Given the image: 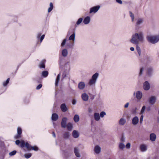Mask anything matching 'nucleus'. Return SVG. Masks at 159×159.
<instances>
[{
	"instance_id": "e433bc0d",
	"label": "nucleus",
	"mask_w": 159,
	"mask_h": 159,
	"mask_svg": "<svg viewBox=\"0 0 159 159\" xmlns=\"http://www.w3.org/2000/svg\"><path fill=\"white\" fill-rule=\"evenodd\" d=\"M48 74V73L47 71H43L42 73V76L43 77H47Z\"/></svg>"
},
{
	"instance_id": "393cba45",
	"label": "nucleus",
	"mask_w": 159,
	"mask_h": 159,
	"mask_svg": "<svg viewBox=\"0 0 159 159\" xmlns=\"http://www.w3.org/2000/svg\"><path fill=\"white\" fill-rule=\"evenodd\" d=\"M101 148L98 146H96L94 149V151L97 154H99L101 152Z\"/></svg>"
},
{
	"instance_id": "b1692460",
	"label": "nucleus",
	"mask_w": 159,
	"mask_h": 159,
	"mask_svg": "<svg viewBox=\"0 0 159 159\" xmlns=\"http://www.w3.org/2000/svg\"><path fill=\"white\" fill-rule=\"evenodd\" d=\"M81 97L82 99L85 101H87L89 99V96L87 94L84 93L82 94Z\"/></svg>"
},
{
	"instance_id": "680f3d73",
	"label": "nucleus",
	"mask_w": 159,
	"mask_h": 159,
	"mask_svg": "<svg viewBox=\"0 0 159 159\" xmlns=\"http://www.w3.org/2000/svg\"><path fill=\"white\" fill-rule=\"evenodd\" d=\"M9 16H11V17H13L14 18H16V20H14L13 21L14 22H16V21H17V17L15 16H13L11 15H9Z\"/></svg>"
},
{
	"instance_id": "f3484780",
	"label": "nucleus",
	"mask_w": 159,
	"mask_h": 159,
	"mask_svg": "<svg viewBox=\"0 0 159 159\" xmlns=\"http://www.w3.org/2000/svg\"><path fill=\"white\" fill-rule=\"evenodd\" d=\"M58 116L56 113H53L52 114L51 116V119L52 121H56L58 119Z\"/></svg>"
},
{
	"instance_id": "9d476101",
	"label": "nucleus",
	"mask_w": 159,
	"mask_h": 159,
	"mask_svg": "<svg viewBox=\"0 0 159 159\" xmlns=\"http://www.w3.org/2000/svg\"><path fill=\"white\" fill-rule=\"evenodd\" d=\"M67 118L66 117H63L61 120V127L63 128H66L67 125Z\"/></svg>"
},
{
	"instance_id": "2f4dec72",
	"label": "nucleus",
	"mask_w": 159,
	"mask_h": 159,
	"mask_svg": "<svg viewBox=\"0 0 159 159\" xmlns=\"http://www.w3.org/2000/svg\"><path fill=\"white\" fill-rule=\"evenodd\" d=\"M70 136V133L68 132H66L63 134V137L64 139H67L69 138Z\"/></svg>"
},
{
	"instance_id": "79ce46f5",
	"label": "nucleus",
	"mask_w": 159,
	"mask_h": 159,
	"mask_svg": "<svg viewBox=\"0 0 159 159\" xmlns=\"http://www.w3.org/2000/svg\"><path fill=\"white\" fill-rule=\"evenodd\" d=\"M129 14L130 17L131 18L132 22H133L134 20V14L131 11H129Z\"/></svg>"
},
{
	"instance_id": "c03bdc74",
	"label": "nucleus",
	"mask_w": 159,
	"mask_h": 159,
	"mask_svg": "<svg viewBox=\"0 0 159 159\" xmlns=\"http://www.w3.org/2000/svg\"><path fill=\"white\" fill-rule=\"evenodd\" d=\"M32 154L31 153H27L24 155L25 157L27 159H28L31 157Z\"/></svg>"
},
{
	"instance_id": "5701e85b",
	"label": "nucleus",
	"mask_w": 159,
	"mask_h": 159,
	"mask_svg": "<svg viewBox=\"0 0 159 159\" xmlns=\"http://www.w3.org/2000/svg\"><path fill=\"white\" fill-rule=\"evenodd\" d=\"M72 136L75 138H77L79 136V134L77 131L74 130L72 133Z\"/></svg>"
},
{
	"instance_id": "39448f33",
	"label": "nucleus",
	"mask_w": 159,
	"mask_h": 159,
	"mask_svg": "<svg viewBox=\"0 0 159 159\" xmlns=\"http://www.w3.org/2000/svg\"><path fill=\"white\" fill-rule=\"evenodd\" d=\"M153 69L152 67H149L147 69L146 75L148 77H151L153 75Z\"/></svg>"
},
{
	"instance_id": "338daca9",
	"label": "nucleus",
	"mask_w": 159,
	"mask_h": 159,
	"mask_svg": "<svg viewBox=\"0 0 159 159\" xmlns=\"http://www.w3.org/2000/svg\"><path fill=\"white\" fill-rule=\"evenodd\" d=\"M1 137H0V145H2L4 144L3 142L1 140Z\"/></svg>"
},
{
	"instance_id": "864d4df0",
	"label": "nucleus",
	"mask_w": 159,
	"mask_h": 159,
	"mask_svg": "<svg viewBox=\"0 0 159 159\" xmlns=\"http://www.w3.org/2000/svg\"><path fill=\"white\" fill-rule=\"evenodd\" d=\"M44 37H45V35L44 34L42 35L40 37V42H41L43 40V39L44 38Z\"/></svg>"
},
{
	"instance_id": "ea45409f",
	"label": "nucleus",
	"mask_w": 159,
	"mask_h": 159,
	"mask_svg": "<svg viewBox=\"0 0 159 159\" xmlns=\"http://www.w3.org/2000/svg\"><path fill=\"white\" fill-rule=\"evenodd\" d=\"M125 147V146L123 143H119V148L120 150H123Z\"/></svg>"
},
{
	"instance_id": "c85d7f7f",
	"label": "nucleus",
	"mask_w": 159,
	"mask_h": 159,
	"mask_svg": "<svg viewBox=\"0 0 159 159\" xmlns=\"http://www.w3.org/2000/svg\"><path fill=\"white\" fill-rule=\"evenodd\" d=\"M61 54L62 56L65 57L67 56L68 54V51L66 49H64L62 51Z\"/></svg>"
},
{
	"instance_id": "e2e57ef3",
	"label": "nucleus",
	"mask_w": 159,
	"mask_h": 159,
	"mask_svg": "<svg viewBox=\"0 0 159 159\" xmlns=\"http://www.w3.org/2000/svg\"><path fill=\"white\" fill-rule=\"evenodd\" d=\"M41 33H39L37 35V37L38 39H39V38L41 36Z\"/></svg>"
},
{
	"instance_id": "69168bd1",
	"label": "nucleus",
	"mask_w": 159,
	"mask_h": 159,
	"mask_svg": "<svg viewBox=\"0 0 159 159\" xmlns=\"http://www.w3.org/2000/svg\"><path fill=\"white\" fill-rule=\"evenodd\" d=\"M93 111V110H92V109L90 108H89V109H88V112H89V113H91Z\"/></svg>"
},
{
	"instance_id": "2eb2a0df",
	"label": "nucleus",
	"mask_w": 159,
	"mask_h": 159,
	"mask_svg": "<svg viewBox=\"0 0 159 159\" xmlns=\"http://www.w3.org/2000/svg\"><path fill=\"white\" fill-rule=\"evenodd\" d=\"M60 108L61 111L63 112H65L68 110V108L65 103H62L61 105Z\"/></svg>"
},
{
	"instance_id": "a18cd8bd",
	"label": "nucleus",
	"mask_w": 159,
	"mask_h": 159,
	"mask_svg": "<svg viewBox=\"0 0 159 159\" xmlns=\"http://www.w3.org/2000/svg\"><path fill=\"white\" fill-rule=\"evenodd\" d=\"M16 152H17L16 150H13L9 153V155L11 156H14L16 154Z\"/></svg>"
},
{
	"instance_id": "dca6fc26",
	"label": "nucleus",
	"mask_w": 159,
	"mask_h": 159,
	"mask_svg": "<svg viewBox=\"0 0 159 159\" xmlns=\"http://www.w3.org/2000/svg\"><path fill=\"white\" fill-rule=\"evenodd\" d=\"M139 121V119L138 116H134L132 119V122L133 125H137Z\"/></svg>"
},
{
	"instance_id": "8fccbe9b",
	"label": "nucleus",
	"mask_w": 159,
	"mask_h": 159,
	"mask_svg": "<svg viewBox=\"0 0 159 159\" xmlns=\"http://www.w3.org/2000/svg\"><path fill=\"white\" fill-rule=\"evenodd\" d=\"M106 115V113L105 111H101L100 114H99L100 116L101 117V118L103 117L105 115Z\"/></svg>"
},
{
	"instance_id": "a211bd4d",
	"label": "nucleus",
	"mask_w": 159,
	"mask_h": 159,
	"mask_svg": "<svg viewBox=\"0 0 159 159\" xmlns=\"http://www.w3.org/2000/svg\"><path fill=\"white\" fill-rule=\"evenodd\" d=\"M85 86L84 82H79L78 85L79 89L80 90H82L84 89Z\"/></svg>"
},
{
	"instance_id": "a19ab883",
	"label": "nucleus",
	"mask_w": 159,
	"mask_h": 159,
	"mask_svg": "<svg viewBox=\"0 0 159 159\" xmlns=\"http://www.w3.org/2000/svg\"><path fill=\"white\" fill-rule=\"evenodd\" d=\"M9 81H10V78H7L6 81L3 82V86L4 87L6 86L9 83Z\"/></svg>"
},
{
	"instance_id": "4c0bfd02",
	"label": "nucleus",
	"mask_w": 159,
	"mask_h": 159,
	"mask_svg": "<svg viewBox=\"0 0 159 159\" xmlns=\"http://www.w3.org/2000/svg\"><path fill=\"white\" fill-rule=\"evenodd\" d=\"M83 20V18H80L78 19L77 20L76 24L75 25V27H76L77 26V25H79L81 23Z\"/></svg>"
},
{
	"instance_id": "774afa93",
	"label": "nucleus",
	"mask_w": 159,
	"mask_h": 159,
	"mask_svg": "<svg viewBox=\"0 0 159 159\" xmlns=\"http://www.w3.org/2000/svg\"><path fill=\"white\" fill-rule=\"evenodd\" d=\"M130 50L131 51H133L134 50V47H131L130 48Z\"/></svg>"
},
{
	"instance_id": "20e7f679",
	"label": "nucleus",
	"mask_w": 159,
	"mask_h": 159,
	"mask_svg": "<svg viewBox=\"0 0 159 159\" xmlns=\"http://www.w3.org/2000/svg\"><path fill=\"white\" fill-rule=\"evenodd\" d=\"M75 29H70L68 31L67 35L68 36L70 35L69 38V40L75 41Z\"/></svg>"
},
{
	"instance_id": "f03ea898",
	"label": "nucleus",
	"mask_w": 159,
	"mask_h": 159,
	"mask_svg": "<svg viewBox=\"0 0 159 159\" xmlns=\"http://www.w3.org/2000/svg\"><path fill=\"white\" fill-rule=\"evenodd\" d=\"M146 39L148 42L152 44H155L159 41V35H148Z\"/></svg>"
},
{
	"instance_id": "5fc2aeb1",
	"label": "nucleus",
	"mask_w": 159,
	"mask_h": 159,
	"mask_svg": "<svg viewBox=\"0 0 159 159\" xmlns=\"http://www.w3.org/2000/svg\"><path fill=\"white\" fill-rule=\"evenodd\" d=\"M21 142V141H20L19 139L16 140L15 141V143L17 145H19Z\"/></svg>"
},
{
	"instance_id": "4be33fe9",
	"label": "nucleus",
	"mask_w": 159,
	"mask_h": 159,
	"mask_svg": "<svg viewBox=\"0 0 159 159\" xmlns=\"http://www.w3.org/2000/svg\"><path fill=\"white\" fill-rule=\"evenodd\" d=\"M90 21V18L89 16H87L83 20V23L85 25L89 24Z\"/></svg>"
},
{
	"instance_id": "4d7b16f0",
	"label": "nucleus",
	"mask_w": 159,
	"mask_h": 159,
	"mask_svg": "<svg viewBox=\"0 0 159 159\" xmlns=\"http://www.w3.org/2000/svg\"><path fill=\"white\" fill-rule=\"evenodd\" d=\"M42 85L41 84H39L38 86L36 87V89L37 90H39L42 87Z\"/></svg>"
},
{
	"instance_id": "6ab92c4d",
	"label": "nucleus",
	"mask_w": 159,
	"mask_h": 159,
	"mask_svg": "<svg viewBox=\"0 0 159 159\" xmlns=\"http://www.w3.org/2000/svg\"><path fill=\"white\" fill-rule=\"evenodd\" d=\"M45 62L46 60H43L41 61L39 65V67L40 68H45Z\"/></svg>"
},
{
	"instance_id": "052dcab7",
	"label": "nucleus",
	"mask_w": 159,
	"mask_h": 159,
	"mask_svg": "<svg viewBox=\"0 0 159 159\" xmlns=\"http://www.w3.org/2000/svg\"><path fill=\"white\" fill-rule=\"evenodd\" d=\"M116 2L120 4H122V2L121 0H116Z\"/></svg>"
},
{
	"instance_id": "72a5a7b5",
	"label": "nucleus",
	"mask_w": 159,
	"mask_h": 159,
	"mask_svg": "<svg viewBox=\"0 0 159 159\" xmlns=\"http://www.w3.org/2000/svg\"><path fill=\"white\" fill-rule=\"evenodd\" d=\"M74 46V43L73 42L67 43L66 44V47L68 48H72Z\"/></svg>"
},
{
	"instance_id": "bf43d9fd",
	"label": "nucleus",
	"mask_w": 159,
	"mask_h": 159,
	"mask_svg": "<svg viewBox=\"0 0 159 159\" xmlns=\"http://www.w3.org/2000/svg\"><path fill=\"white\" fill-rule=\"evenodd\" d=\"M121 141L123 142H125V138L123 136H121Z\"/></svg>"
},
{
	"instance_id": "423d86ee",
	"label": "nucleus",
	"mask_w": 159,
	"mask_h": 159,
	"mask_svg": "<svg viewBox=\"0 0 159 159\" xmlns=\"http://www.w3.org/2000/svg\"><path fill=\"white\" fill-rule=\"evenodd\" d=\"M22 133L21 129L20 127H18L17 129V134L14 136L15 139H17L21 138V134Z\"/></svg>"
},
{
	"instance_id": "49530a36",
	"label": "nucleus",
	"mask_w": 159,
	"mask_h": 159,
	"mask_svg": "<svg viewBox=\"0 0 159 159\" xmlns=\"http://www.w3.org/2000/svg\"><path fill=\"white\" fill-rule=\"evenodd\" d=\"M67 41V39H64L61 43V46L62 47H63L65 45L66 43V41Z\"/></svg>"
},
{
	"instance_id": "603ef678",
	"label": "nucleus",
	"mask_w": 159,
	"mask_h": 159,
	"mask_svg": "<svg viewBox=\"0 0 159 159\" xmlns=\"http://www.w3.org/2000/svg\"><path fill=\"white\" fill-rule=\"evenodd\" d=\"M65 67H66V68H68L69 69H70V63L69 62H67L65 63L64 65Z\"/></svg>"
},
{
	"instance_id": "7c9ffc66",
	"label": "nucleus",
	"mask_w": 159,
	"mask_h": 159,
	"mask_svg": "<svg viewBox=\"0 0 159 159\" xmlns=\"http://www.w3.org/2000/svg\"><path fill=\"white\" fill-rule=\"evenodd\" d=\"M65 62L64 59L62 57H60L59 60V64L60 66H63Z\"/></svg>"
},
{
	"instance_id": "473e14b6",
	"label": "nucleus",
	"mask_w": 159,
	"mask_h": 159,
	"mask_svg": "<svg viewBox=\"0 0 159 159\" xmlns=\"http://www.w3.org/2000/svg\"><path fill=\"white\" fill-rule=\"evenodd\" d=\"M73 120L75 122L77 123L80 120V117L79 115L77 114L75 115L73 118Z\"/></svg>"
},
{
	"instance_id": "f8f14e48",
	"label": "nucleus",
	"mask_w": 159,
	"mask_h": 159,
	"mask_svg": "<svg viewBox=\"0 0 159 159\" xmlns=\"http://www.w3.org/2000/svg\"><path fill=\"white\" fill-rule=\"evenodd\" d=\"M143 97V93L140 91H137L136 92V97L138 100H140Z\"/></svg>"
},
{
	"instance_id": "7ed1b4c3",
	"label": "nucleus",
	"mask_w": 159,
	"mask_h": 159,
	"mask_svg": "<svg viewBox=\"0 0 159 159\" xmlns=\"http://www.w3.org/2000/svg\"><path fill=\"white\" fill-rule=\"evenodd\" d=\"M99 75L98 73L96 72L92 75L91 78L88 82V84L89 86H92L95 84Z\"/></svg>"
},
{
	"instance_id": "aec40b11",
	"label": "nucleus",
	"mask_w": 159,
	"mask_h": 159,
	"mask_svg": "<svg viewBox=\"0 0 159 159\" xmlns=\"http://www.w3.org/2000/svg\"><path fill=\"white\" fill-rule=\"evenodd\" d=\"M150 139L152 141H154L156 139V135L154 133H152L150 134Z\"/></svg>"
},
{
	"instance_id": "cd10ccee",
	"label": "nucleus",
	"mask_w": 159,
	"mask_h": 159,
	"mask_svg": "<svg viewBox=\"0 0 159 159\" xmlns=\"http://www.w3.org/2000/svg\"><path fill=\"white\" fill-rule=\"evenodd\" d=\"M94 118L97 121L99 120L100 119L99 114L98 113H95L94 114Z\"/></svg>"
},
{
	"instance_id": "6e6d98bb",
	"label": "nucleus",
	"mask_w": 159,
	"mask_h": 159,
	"mask_svg": "<svg viewBox=\"0 0 159 159\" xmlns=\"http://www.w3.org/2000/svg\"><path fill=\"white\" fill-rule=\"evenodd\" d=\"M131 146V144L130 143H127L126 145V148L128 149H129L130 148Z\"/></svg>"
},
{
	"instance_id": "58836bf2",
	"label": "nucleus",
	"mask_w": 159,
	"mask_h": 159,
	"mask_svg": "<svg viewBox=\"0 0 159 159\" xmlns=\"http://www.w3.org/2000/svg\"><path fill=\"white\" fill-rule=\"evenodd\" d=\"M50 7L48 9V13L50 12L53 9V4L52 2H50L49 4Z\"/></svg>"
},
{
	"instance_id": "de8ad7c7",
	"label": "nucleus",
	"mask_w": 159,
	"mask_h": 159,
	"mask_svg": "<svg viewBox=\"0 0 159 159\" xmlns=\"http://www.w3.org/2000/svg\"><path fill=\"white\" fill-rule=\"evenodd\" d=\"M144 70V68L143 67H140L139 70V76H140L143 73V71Z\"/></svg>"
},
{
	"instance_id": "0e129e2a",
	"label": "nucleus",
	"mask_w": 159,
	"mask_h": 159,
	"mask_svg": "<svg viewBox=\"0 0 159 159\" xmlns=\"http://www.w3.org/2000/svg\"><path fill=\"white\" fill-rule=\"evenodd\" d=\"M129 105V103L127 102L125 105H124V107L125 108H127L128 107Z\"/></svg>"
},
{
	"instance_id": "4468645a",
	"label": "nucleus",
	"mask_w": 159,
	"mask_h": 159,
	"mask_svg": "<svg viewBox=\"0 0 159 159\" xmlns=\"http://www.w3.org/2000/svg\"><path fill=\"white\" fill-rule=\"evenodd\" d=\"M147 147L148 146L146 144H143L140 145L139 148L141 152H145L147 150Z\"/></svg>"
},
{
	"instance_id": "13d9d810",
	"label": "nucleus",
	"mask_w": 159,
	"mask_h": 159,
	"mask_svg": "<svg viewBox=\"0 0 159 159\" xmlns=\"http://www.w3.org/2000/svg\"><path fill=\"white\" fill-rule=\"evenodd\" d=\"M77 101L76 99H73L72 100V104L73 105H75Z\"/></svg>"
},
{
	"instance_id": "ddd939ff",
	"label": "nucleus",
	"mask_w": 159,
	"mask_h": 159,
	"mask_svg": "<svg viewBox=\"0 0 159 159\" xmlns=\"http://www.w3.org/2000/svg\"><path fill=\"white\" fill-rule=\"evenodd\" d=\"M152 59L151 57L148 56H146L144 59V61L147 64H149L152 61Z\"/></svg>"
},
{
	"instance_id": "412c9836",
	"label": "nucleus",
	"mask_w": 159,
	"mask_h": 159,
	"mask_svg": "<svg viewBox=\"0 0 159 159\" xmlns=\"http://www.w3.org/2000/svg\"><path fill=\"white\" fill-rule=\"evenodd\" d=\"M143 22V20L141 19H138L136 23L135 26L136 29L139 28V26Z\"/></svg>"
},
{
	"instance_id": "09e8293b",
	"label": "nucleus",
	"mask_w": 159,
	"mask_h": 159,
	"mask_svg": "<svg viewBox=\"0 0 159 159\" xmlns=\"http://www.w3.org/2000/svg\"><path fill=\"white\" fill-rule=\"evenodd\" d=\"M146 108V107L145 106H143V107L142 108L141 111H140L141 114H143V113L144 112V111L145 110Z\"/></svg>"
},
{
	"instance_id": "0eeeda50",
	"label": "nucleus",
	"mask_w": 159,
	"mask_h": 159,
	"mask_svg": "<svg viewBox=\"0 0 159 159\" xmlns=\"http://www.w3.org/2000/svg\"><path fill=\"white\" fill-rule=\"evenodd\" d=\"M157 98L154 96L150 97L148 99V102L151 105H154L156 102Z\"/></svg>"
},
{
	"instance_id": "a878e982",
	"label": "nucleus",
	"mask_w": 159,
	"mask_h": 159,
	"mask_svg": "<svg viewBox=\"0 0 159 159\" xmlns=\"http://www.w3.org/2000/svg\"><path fill=\"white\" fill-rule=\"evenodd\" d=\"M74 152L76 157H80V155L79 153V149L77 148H75L74 149Z\"/></svg>"
},
{
	"instance_id": "3c124183",
	"label": "nucleus",
	"mask_w": 159,
	"mask_h": 159,
	"mask_svg": "<svg viewBox=\"0 0 159 159\" xmlns=\"http://www.w3.org/2000/svg\"><path fill=\"white\" fill-rule=\"evenodd\" d=\"M67 74V72L66 71H64L62 75V79H64L66 76Z\"/></svg>"
},
{
	"instance_id": "6e6552de",
	"label": "nucleus",
	"mask_w": 159,
	"mask_h": 159,
	"mask_svg": "<svg viewBox=\"0 0 159 159\" xmlns=\"http://www.w3.org/2000/svg\"><path fill=\"white\" fill-rule=\"evenodd\" d=\"M100 7L99 5L90 8L89 11V13H95L98 11Z\"/></svg>"
},
{
	"instance_id": "bb28decb",
	"label": "nucleus",
	"mask_w": 159,
	"mask_h": 159,
	"mask_svg": "<svg viewBox=\"0 0 159 159\" xmlns=\"http://www.w3.org/2000/svg\"><path fill=\"white\" fill-rule=\"evenodd\" d=\"M126 122V121L125 119L123 118H121L119 120V124L120 125H123L125 124Z\"/></svg>"
},
{
	"instance_id": "37998d69",
	"label": "nucleus",
	"mask_w": 159,
	"mask_h": 159,
	"mask_svg": "<svg viewBox=\"0 0 159 159\" xmlns=\"http://www.w3.org/2000/svg\"><path fill=\"white\" fill-rule=\"evenodd\" d=\"M136 50L139 56H140L141 53V49L138 45H136Z\"/></svg>"
},
{
	"instance_id": "9b49d317",
	"label": "nucleus",
	"mask_w": 159,
	"mask_h": 159,
	"mask_svg": "<svg viewBox=\"0 0 159 159\" xmlns=\"http://www.w3.org/2000/svg\"><path fill=\"white\" fill-rule=\"evenodd\" d=\"M143 87L145 90L147 91L149 90L150 88V85L148 82L145 81L143 84Z\"/></svg>"
},
{
	"instance_id": "f704fd0d",
	"label": "nucleus",
	"mask_w": 159,
	"mask_h": 159,
	"mask_svg": "<svg viewBox=\"0 0 159 159\" xmlns=\"http://www.w3.org/2000/svg\"><path fill=\"white\" fill-rule=\"evenodd\" d=\"M60 74H59L57 75L56 79L55 82V85L56 86L58 85V83L60 79Z\"/></svg>"
},
{
	"instance_id": "1a4fd4ad",
	"label": "nucleus",
	"mask_w": 159,
	"mask_h": 159,
	"mask_svg": "<svg viewBox=\"0 0 159 159\" xmlns=\"http://www.w3.org/2000/svg\"><path fill=\"white\" fill-rule=\"evenodd\" d=\"M20 146L21 148H23L25 147L28 150V149L30 148V144L28 142H27L25 143L23 140H21Z\"/></svg>"
},
{
	"instance_id": "c756f323",
	"label": "nucleus",
	"mask_w": 159,
	"mask_h": 159,
	"mask_svg": "<svg viewBox=\"0 0 159 159\" xmlns=\"http://www.w3.org/2000/svg\"><path fill=\"white\" fill-rule=\"evenodd\" d=\"M32 150H34L35 151H37L39 150V148L36 146H32L30 145V148L28 149V150H30L31 149Z\"/></svg>"
},
{
	"instance_id": "c9c22d12",
	"label": "nucleus",
	"mask_w": 159,
	"mask_h": 159,
	"mask_svg": "<svg viewBox=\"0 0 159 159\" xmlns=\"http://www.w3.org/2000/svg\"><path fill=\"white\" fill-rule=\"evenodd\" d=\"M67 129L68 130L71 131L72 130L73 128L72 124L71 123H69L66 125Z\"/></svg>"
},
{
	"instance_id": "f257e3e1",
	"label": "nucleus",
	"mask_w": 159,
	"mask_h": 159,
	"mask_svg": "<svg viewBox=\"0 0 159 159\" xmlns=\"http://www.w3.org/2000/svg\"><path fill=\"white\" fill-rule=\"evenodd\" d=\"M143 36L142 33L139 34L136 33L132 36V38L130 42L133 44L138 45L139 42H143Z\"/></svg>"
}]
</instances>
